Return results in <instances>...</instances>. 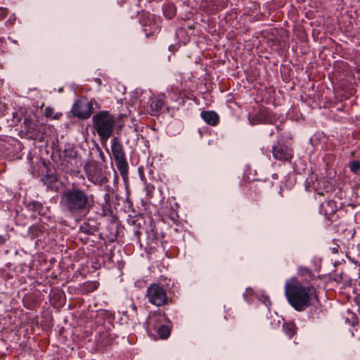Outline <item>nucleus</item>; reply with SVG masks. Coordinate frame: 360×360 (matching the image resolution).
<instances>
[{
  "instance_id": "obj_1",
  "label": "nucleus",
  "mask_w": 360,
  "mask_h": 360,
  "mask_svg": "<svg viewBox=\"0 0 360 360\" xmlns=\"http://www.w3.org/2000/svg\"><path fill=\"white\" fill-rule=\"evenodd\" d=\"M94 203V195L79 188H71L65 191L60 201L63 209L73 216L86 214Z\"/></svg>"
},
{
  "instance_id": "obj_2",
  "label": "nucleus",
  "mask_w": 360,
  "mask_h": 360,
  "mask_svg": "<svg viewBox=\"0 0 360 360\" xmlns=\"http://www.w3.org/2000/svg\"><path fill=\"white\" fill-rule=\"evenodd\" d=\"M285 295L290 305L299 311L305 310L317 299L315 288L303 285L296 278L285 282Z\"/></svg>"
},
{
  "instance_id": "obj_3",
  "label": "nucleus",
  "mask_w": 360,
  "mask_h": 360,
  "mask_svg": "<svg viewBox=\"0 0 360 360\" xmlns=\"http://www.w3.org/2000/svg\"><path fill=\"white\" fill-rule=\"evenodd\" d=\"M115 125V118L108 111H101L92 117V126L98 135L102 143L107 142L112 135Z\"/></svg>"
},
{
  "instance_id": "obj_4",
  "label": "nucleus",
  "mask_w": 360,
  "mask_h": 360,
  "mask_svg": "<svg viewBox=\"0 0 360 360\" xmlns=\"http://www.w3.org/2000/svg\"><path fill=\"white\" fill-rule=\"evenodd\" d=\"M146 297L150 304L157 307L166 305L169 302L165 289L158 283H153L148 287Z\"/></svg>"
},
{
  "instance_id": "obj_5",
  "label": "nucleus",
  "mask_w": 360,
  "mask_h": 360,
  "mask_svg": "<svg viewBox=\"0 0 360 360\" xmlns=\"http://www.w3.org/2000/svg\"><path fill=\"white\" fill-rule=\"evenodd\" d=\"M111 149L117 169L122 176L126 175L128 172V164L123 147L116 137L112 140Z\"/></svg>"
},
{
  "instance_id": "obj_6",
  "label": "nucleus",
  "mask_w": 360,
  "mask_h": 360,
  "mask_svg": "<svg viewBox=\"0 0 360 360\" xmlns=\"http://www.w3.org/2000/svg\"><path fill=\"white\" fill-rule=\"evenodd\" d=\"M85 170L89 180L94 184L102 185L108 181L105 173L102 172V168L95 162L86 164Z\"/></svg>"
},
{
  "instance_id": "obj_7",
  "label": "nucleus",
  "mask_w": 360,
  "mask_h": 360,
  "mask_svg": "<svg viewBox=\"0 0 360 360\" xmlns=\"http://www.w3.org/2000/svg\"><path fill=\"white\" fill-rule=\"evenodd\" d=\"M93 109V104L86 100L77 101L72 106V112L75 116L81 119H87L90 117Z\"/></svg>"
},
{
  "instance_id": "obj_8",
  "label": "nucleus",
  "mask_w": 360,
  "mask_h": 360,
  "mask_svg": "<svg viewBox=\"0 0 360 360\" xmlns=\"http://www.w3.org/2000/svg\"><path fill=\"white\" fill-rule=\"evenodd\" d=\"M167 322L165 314L161 311L150 312L148 320V330H156V328Z\"/></svg>"
},
{
  "instance_id": "obj_9",
  "label": "nucleus",
  "mask_w": 360,
  "mask_h": 360,
  "mask_svg": "<svg viewBox=\"0 0 360 360\" xmlns=\"http://www.w3.org/2000/svg\"><path fill=\"white\" fill-rule=\"evenodd\" d=\"M273 155L277 160H288L292 158V154L291 149L287 146L278 144L273 148Z\"/></svg>"
},
{
  "instance_id": "obj_10",
  "label": "nucleus",
  "mask_w": 360,
  "mask_h": 360,
  "mask_svg": "<svg viewBox=\"0 0 360 360\" xmlns=\"http://www.w3.org/2000/svg\"><path fill=\"white\" fill-rule=\"evenodd\" d=\"M79 230L85 234H94L98 231L97 222L93 219H88L81 225Z\"/></svg>"
},
{
  "instance_id": "obj_11",
  "label": "nucleus",
  "mask_w": 360,
  "mask_h": 360,
  "mask_svg": "<svg viewBox=\"0 0 360 360\" xmlns=\"http://www.w3.org/2000/svg\"><path fill=\"white\" fill-rule=\"evenodd\" d=\"M200 115L202 120L210 125L215 126L219 122V116L214 111H204Z\"/></svg>"
},
{
  "instance_id": "obj_12",
  "label": "nucleus",
  "mask_w": 360,
  "mask_h": 360,
  "mask_svg": "<svg viewBox=\"0 0 360 360\" xmlns=\"http://www.w3.org/2000/svg\"><path fill=\"white\" fill-rule=\"evenodd\" d=\"M45 231L46 228L44 225L36 224L30 227L28 233L31 239H34L41 236L45 233Z\"/></svg>"
},
{
  "instance_id": "obj_13",
  "label": "nucleus",
  "mask_w": 360,
  "mask_h": 360,
  "mask_svg": "<svg viewBox=\"0 0 360 360\" xmlns=\"http://www.w3.org/2000/svg\"><path fill=\"white\" fill-rule=\"evenodd\" d=\"M165 106V101L163 96L155 98L150 104V110L153 114L158 113Z\"/></svg>"
},
{
  "instance_id": "obj_14",
  "label": "nucleus",
  "mask_w": 360,
  "mask_h": 360,
  "mask_svg": "<svg viewBox=\"0 0 360 360\" xmlns=\"http://www.w3.org/2000/svg\"><path fill=\"white\" fill-rule=\"evenodd\" d=\"M154 330L157 332L160 339H167L170 335V329L165 323L158 326L156 328V330Z\"/></svg>"
},
{
  "instance_id": "obj_15",
  "label": "nucleus",
  "mask_w": 360,
  "mask_h": 360,
  "mask_svg": "<svg viewBox=\"0 0 360 360\" xmlns=\"http://www.w3.org/2000/svg\"><path fill=\"white\" fill-rule=\"evenodd\" d=\"M283 330L289 338H292L296 333L295 324L292 322L286 323L283 325Z\"/></svg>"
},
{
  "instance_id": "obj_16",
  "label": "nucleus",
  "mask_w": 360,
  "mask_h": 360,
  "mask_svg": "<svg viewBox=\"0 0 360 360\" xmlns=\"http://www.w3.org/2000/svg\"><path fill=\"white\" fill-rule=\"evenodd\" d=\"M29 208L34 212H38L39 214H42L43 205L39 202H32L29 204Z\"/></svg>"
},
{
  "instance_id": "obj_17",
  "label": "nucleus",
  "mask_w": 360,
  "mask_h": 360,
  "mask_svg": "<svg viewBox=\"0 0 360 360\" xmlns=\"http://www.w3.org/2000/svg\"><path fill=\"white\" fill-rule=\"evenodd\" d=\"M349 168L352 172L357 174L360 171V161H358V160L352 161L350 163Z\"/></svg>"
},
{
  "instance_id": "obj_18",
  "label": "nucleus",
  "mask_w": 360,
  "mask_h": 360,
  "mask_svg": "<svg viewBox=\"0 0 360 360\" xmlns=\"http://www.w3.org/2000/svg\"><path fill=\"white\" fill-rule=\"evenodd\" d=\"M298 274L301 276H305V277H310L311 276V271L309 269L304 266H300L298 269Z\"/></svg>"
},
{
  "instance_id": "obj_19",
  "label": "nucleus",
  "mask_w": 360,
  "mask_h": 360,
  "mask_svg": "<svg viewBox=\"0 0 360 360\" xmlns=\"http://www.w3.org/2000/svg\"><path fill=\"white\" fill-rule=\"evenodd\" d=\"M53 114V109H52L50 107H47L45 108L44 115L46 117L49 118L52 116Z\"/></svg>"
},
{
  "instance_id": "obj_20",
  "label": "nucleus",
  "mask_w": 360,
  "mask_h": 360,
  "mask_svg": "<svg viewBox=\"0 0 360 360\" xmlns=\"http://www.w3.org/2000/svg\"><path fill=\"white\" fill-rule=\"evenodd\" d=\"M8 13L6 8L0 7V20H2Z\"/></svg>"
},
{
  "instance_id": "obj_21",
  "label": "nucleus",
  "mask_w": 360,
  "mask_h": 360,
  "mask_svg": "<svg viewBox=\"0 0 360 360\" xmlns=\"http://www.w3.org/2000/svg\"><path fill=\"white\" fill-rule=\"evenodd\" d=\"M15 21V16H11L9 19L6 22V24L7 25H12L14 24Z\"/></svg>"
},
{
  "instance_id": "obj_22",
  "label": "nucleus",
  "mask_w": 360,
  "mask_h": 360,
  "mask_svg": "<svg viewBox=\"0 0 360 360\" xmlns=\"http://www.w3.org/2000/svg\"><path fill=\"white\" fill-rule=\"evenodd\" d=\"M95 81L98 84V85H101L102 82H101V79H99V78H96L95 79Z\"/></svg>"
},
{
  "instance_id": "obj_23",
  "label": "nucleus",
  "mask_w": 360,
  "mask_h": 360,
  "mask_svg": "<svg viewBox=\"0 0 360 360\" xmlns=\"http://www.w3.org/2000/svg\"><path fill=\"white\" fill-rule=\"evenodd\" d=\"M329 203H330L329 202H323V203H322V204H321V207H324V205H325V204H327V205H329Z\"/></svg>"
},
{
  "instance_id": "obj_24",
  "label": "nucleus",
  "mask_w": 360,
  "mask_h": 360,
  "mask_svg": "<svg viewBox=\"0 0 360 360\" xmlns=\"http://www.w3.org/2000/svg\"><path fill=\"white\" fill-rule=\"evenodd\" d=\"M252 124H257V122L256 121H253V120H250Z\"/></svg>"
}]
</instances>
